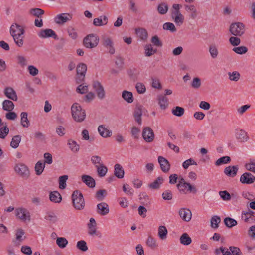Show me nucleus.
<instances>
[{"label":"nucleus","instance_id":"dca6fc26","mask_svg":"<svg viewBox=\"0 0 255 255\" xmlns=\"http://www.w3.org/2000/svg\"><path fill=\"white\" fill-rule=\"evenodd\" d=\"M238 166H229L224 169V174L231 177H234L236 176L238 171Z\"/></svg>","mask_w":255,"mask_h":255},{"label":"nucleus","instance_id":"0eeeda50","mask_svg":"<svg viewBox=\"0 0 255 255\" xmlns=\"http://www.w3.org/2000/svg\"><path fill=\"white\" fill-rule=\"evenodd\" d=\"M37 35L39 37L43 39L52 38L54 39H57L58 37L54 30L51 29H41Z\"/></svg>","mask_w":255,"mask_h":255},{"label":"nucleus","instance_id":"774afa93","mask_svg":"<svg viewBox=\"0 0 255 255\" xmlns=\"http://www.w3.org/2000/svg\"><path fill=\"white\" fill-rule=\"evenodd\" d=\"M123 190L127 195L130 196L132 195L134 192L133 189L128 184L124 185L123 186Z\"/></svg>","mask_w":255,"mask_h":255},{"label":"nucleus","instance_id":"a878e982","mask_svg":"<svg viewBox=\"0 0 255 255\" xmlns=\"http://www.w3.org/2000/svg\"><path fill=\"white\" fill-rule=\"evenodd\" d=\"M108 22V17L105 16H101L98 18H94L93 24L95 26H101L106 25Z\"/></svg>","mask_w":255,"mask_h":255},{"label":"nucleus","instance_id":"c9c22d12","mask_svg":"<svg viewBox=\"0 0 255 255\" xmlns=\"http://www.w3.org/2000/svg\"><path fill=\"white\" fill-rule=\"evenodd\" d=\"M3 109L7 111H12L14 108L13 103L9 100H5L2 103Z\"/></svg>","mask_w":255,"mask_h":255},{"label":"nucleus","instance_id":"4d7b16f0","mask_svg":"<svg viewBox=\"0 0 255 255\" xmlns=\"http://www.w3.org/2000/svg\"><path fill=\"white\" fill-rule=\"evenodd\" d=\"M151 42L154 46L157 47H160L162 46L163 45L162 41L160 40L157 35H154L152 37L151 39Z\"/></svg>","mask_w":255,"mask_h":255},{"label":"nucleus","instance_id":"338daca9","mask_svg":"<svg viewBox=\"0 0 255 255\" xmlns=\"http://www.w3.org/2000/svg\"><path fill=\"white\" fill-rule=\"evenodd\" d=\"M9 133V129L7 126H4L0 128V138L4 139Z\"/></svg>","mask_w":255,"mask_h":255},{"label":"nucleus","instance_id":"20e7f679","mask_svg":"<svg viewBox=\"0 0 255 255\" xmlns=\"http://www.w3.org/2000/svg\"><path fill=\"white\" fill-rule=\"evenodd\" d=\"M16 217L23 222L30 221V214L28 210L24 208L19 207L15 210Z\"/></svg>","mask_w":255,"mask_h":255},{"label":"nucleus","instance_id":"052dcab7","mask_svg":"<svg viewBox=\"0 0 255 255\" xmlns=\"http://www.w3.org/2000/svg\"><path fill=\"white\" fill-rule=\"evenodd\" d=\"M229 41L231 45L234 47L239 45L241 43V39L236 36L231 37Z\"/></svg>","mask_w":255,"mask_h":255},{"label":"nucleus","instance_id":"f3484780","mask_svg":"<svg viewBox=\"0 0 255 255\" xmlns=\"http://www.w3.org/2000/svg\"><path fill=\"white\" fill-rule=\"evenodd\" d=\"M80 105L78 103H74L71 107V113L74 120L80 122Z\"/></svg>","mask_w":255,"mask_h":255},{"label":"nucleus","instance_id":"c85d7f7f","mask_svg":"<svg viewBox=\"0 0 255 255\" xmlns=\"http://www.w3.org/2000/svg\"><path fill=\"white\" fill-rule=\"evenodd\" d=\"M185 10L187 12H189L191 13L190 15V17L192 19H195L197 18L198 16V11L195 7V6L193 5H186L185 6Z\"/></svg>","mask_w":255,"mask_h":255},{"label":"nucleus","instance_id":"603ef678","mask_svg":"<svg viewBox=\"0 0 255 255\" xmlns=\"http://www.w3.org/2000/svg\"><path fill=\"white\" fill-rule=\"evenodd\" d=\"M184 111L185 110L183 108L179 106H176L172 110V114L178 117L182 116L184 114Z\"/></svg>","mask_w":255,"mask_h":255},{"label":"nucleus","instance_id":"e2e57ef3","mask_svg":"<svg viewBox=\"0 0 255 255\" xmlns=\"http://www.w3.org/2000/svg\"><path fill=\"white\" fill-rule=\"evenodd\" d=\"M30 13L32 15L39 18L44 14V11L40 8H33L30 10Z\"/></svg>","mask_w":255,"mask_h":255},{"label":"nucleus","instance_id":"7ed1b4c3","mask_svg":"<svg viewBox=\"0 0 255 255\" xmlns=\"http://www.w3.org/2000/svg\"><path fill=\"white\" fill-rule=\"evenodd\" d=\"M245 25L241 22L231 24L230 31L232 34L236 36H241L245 33Z\"/></svg>","mask_w":255,"mask_h":255},{"label":"nucleus","instance_id":"49530a36","mask_svg":"<svg viewBox=\"0 0 255 255\" xmlns=\"http://www.w3.org/2000/svg\"><path fill=\"white\" fill-rule=\"evenodd\" d=\"M163 29L174 33L177 31L174 24L171 22H166L163 25Z\"/></svg>","mask_w":255,"mask_h":255},{"label":"nucleus","instance_id":"a19ab883","mask_svg":"<svg viewBox=\"0 0 255 255\" xmlns=\"http://www.w3.org/2000/svg\"><path fill=\"white\" fill-rule=\"evenodd\" d=\"M82 139L88 141L90 143H92L94 141V137L92 136H90L89 131L87 129H84L81 132Z\"/></svg>","mask_w":255,"mask_h":255},{"label":"nucleus","instance_id":"2eb2a0df","mask_svg":"<svg viewBox=\"0 0 255 255\" xmlns=\"http://www.w3.org/2000/svg\"><path fill=\"white\" fill-rule=\"evenodd\" d=\"M82 182L89 188H93L95 187L96 182L94 179L90 175H83L81 177Z\"/></svg>","mask_w":255,"mask_h":255},{"label":"nucleus","instance_id":"69168bd1","mask_svg":"<svg viewBox=\"0 0 255 255\" xmlns=\"http://www.w3.org/2000/svg\"><path fill=\"white\" fill-rule=\"evenodd\" d=\"M162 198L165 200H170L173 198L172 193L170 190H166L162 194Z\"/></svg>","mask_w":255,"mask_h":255},{"label":"nucleus","instance_id":"37998d69","mask_svg":"<svg viewBox=\"0 0 255 255\" xmlns=\"http://www.w3.org/2000/svg\"><path fill=\"white\" fill-rule=\"evenodd\" d=\"M232 50L236 54L239 55H243L246 54L248 52V49L247 47L245 46H241L239 47H234Z\"/></svg>","mask_w":255,"mask_h":255},{"label":"nucleus","instance_id":"c03bdc74","mask_svg":"<svg viewBox=\"0 0 255 255\" xmlns=\"http://www.w3.org/2000/svg\"><path fill=\"white\" fill-rule=\"evenodd\" d=\"M209 52L211 57L215 59L217 57L219 52L217 46L215 45H211L209 47Z\"/></svg>","mask_w":255,"mask_h":255},{"label":"nucleus","instance_id":"4c0bfd02","mask_svg":"<svg viewBox=\"0 0 255 255\" xmlns=\"http://www.w3.org/2000/svg\"><path fill=\"white\" fill-rule=\"evenodd\" d=\"M24 231L21 228L18 229L16 230L15 237L16 241H18V245H20V243L24 240L25 237L22 238V237L24 235Z\"/></svg>","mask_w":255,"mask_h":255},{"label":"nucleus","instance_id":"e433bc0d","mask_svg":"<svg viewBox=\"0 0 255 255\" xmlns=\"http://www.w3.org/2000/svg\"><path fill=\"white\" fill-rule=\"evenodd\" d=\"M145 55L149 57L157 52V49H154L151 44H147L144 46Z\"/></svg>","mask_w":255,"mask_h":255},{"label":"nucleus","instance_id":"c756f323","mask_svg":"<svg viewBox=\"0 0 255 255\" xmlns=\"http://www.w3.org/2000/svg\"><path fill=\"white\" fill-rule=\"evenodd\" d=\"M114 175L118 178H123L124 176V171L122 166L119 164L114 166Z\"/></svg>","mask_w":255,"mask_h":255},{"label":"nucleus","instance_id":"aec40b11","mask_svg":"<svg viewBox=\"0 0 255 255\" xmlns=\"http://www.w3.org/2000/svg\"><path fill=\"white\" fill-rule=\"evenodd\" d=\"M73 206L76 209H80V192L78 190H75L73 192L71 196Z\"/></svg>","mask_w":255,"mask_h":255},{"label":"nucleus","instance_id":"bf43d9fd","mask_svg":"<svg viewBox=\"0 0 255 255\" xmlns=\"http://www.w3.org/2000/svg\"><path fill=\"white\" fill-rule=\"evenodd\" d=\"M229 79L231 81H237L239 80L240 77V74L238 72L234 71L233 72H229Z\"/></svg>","mask_w":255,"mask_h":255},{"label":"nucleus","instance_id":"393cba45","mask_svg":"<svg viewBox=\"0 0 255 255\" xmlns=\"http://www.w3.org/2000/svg\"><path fill=\"white\" fill-rule=\"evenodd\" d=\"M49 199L52 202L59 203L62 201V196L58 191H52L49 194Z\"/></svg>","mask_w":255,"mask_h":255},{"label":"nucleus","instance_id":"79ce46f5","mask_svg":"<svg viewBox=\"0 0 255 255\" xmlns=\"http://www.w3.org/2000/svg\"><path fill=\"white\" fill-rule=\"evenodd\" d=\"M21 140V136L20 135L14 136L10 142V146L13 148H16L18 147L19 143Z\"/></svg>","mask_w":255,"mask_h":255},{"label":"nucleus","instance_id":"a18cd8bd","mask_svg":"<svg viewBox=\"0 0 255 255\" xmlns=\"http://www.w3.org/2000/svg\"><path fill=\"white\" fill-rule=\"evenodd\" d=\"M157 10L160 14L164 15L167 12L168 6L165 3H161L158 5Z\"/></svg>","mask_w":255,"mask_h":255},{"label":"nucleus","instance_id":"cd10ccee","mask_svg":"<svg viewBox=\"0 0 255 255\" xmlns=\"http://www.w3.org/2000/svg\"><path fill=\"white\" fill-rule=\"evenodd\" d=\"M135 33L141 40L145 41L147 40L148 38V32L145 28H136L135 29Z\"/></svg>","mask_w":255,"mask_h":255},{"label":"nucleus","instance_id":"3c124183","mask_svg":"<svg viewBox=\"0 0 255 255\" xmlns=\"http://www.w3.org/2000/svg\"><path fill=\"white\" fill-rule=\"evenodd\" d=\"M91 161L95 167L103 164L101 158L97 155L92 156L91 158Z\"/></svg>","mask_w":255,"mask_h":255},{"label":"nucleus","instance_id":"bb28decb","mask_svg":"<svg viewBox=\"0 0 255 255\" xmlns=\"http://www.w3.org/2000/svg\"><path fill=\"white\" fill-rule=\"evenodd\" d=\"M122 97L128 103H132L133 102L134 98L131 92L127 90L123 91L122 93Z\"/></svg>","mask_w":255,"mask_h":255},{"label":"nucleus","instance_id":"09e8293b","mask_svg":"<svg viewBox=\"0 0 255 255\" xmlns=\"http://www.w3.org/2000/svg\"><path fill=\"white\" fill-rule=\"evenodd\" d=\"M67 175H63L59 178V187L61 189H64L66 187V181L68 179Z\"/></svg>","mask_w":255,"mask_h":255},{"label":"nucleus","instance_id":"473e14b6","mask_svg":"<svg viewBox=\"0 0 255 255\" xmlns=\"http://www.w3.org/2000/svg\"><path fill=\"white\" fill-rule=\"evenodd\" d=\"M20 123L23 128H28L30 125L29 121L28 119V114L26 112H22L20 114Z\"/></svg>","mask_w":255,"mask_h":255},{"label":"nucleus","instance_id":"9d476101","mask_svg":"<svg viewBox=\"0 0 255 255\" xmlns=\"http://www.w3.org/2000/svg\"><path fill=\"white\" fill-rule=\"evenodd\" d=\"M101 43L105 47H110V53L113 54L115 53V50L114 47V43L111 38L106 35H104L101 37Z\"/></svg>","mask_w":255,"mask_h":255},{"label":"nucleus","instance_id":"6e6552de","mask_svg":"<svg viewBox=\"0 0 255 255\" xmlns=\"http://www.w3.org/2000/svg\"><path fill=\"white\" fill-rule=\"evenodd\" d=\"M93 88L96 92L97 97L100 99H103L105 97V92L103 86L98 81H94L92 83Z\"/></svg>","mask_w":255,"mask_h":255},{"label":"nucleus","instance_id":"2f4dec72","mask_svg":"<svg viewBox=\"0 0 255 255\" xmlns=\"http://www.w3.org/2000/svg\"><path fill=\"white\" fill-rule=\"evenodd\" d=\"M45 167V162H43V161H38L36 163L34 167L35 174L37 175H40L43 172Z\"/></svg>","mask_w":255,"mask_h":255},{"label":"nucleus","instance_id":"13d9d810","mask_svg":"<svg viewBox=\"0 0 255 255\" xmlns=\"http://www.w3.org/2000/svg\"><path fill=\"white\" fill-rule=\"evenodd\" d=\"M89 227L88 232L91 235H95L100 236V233L97 231L96 224H88Z\"/></svg>","mask_w":255,"mask_h":255},{"label":"nucleus","instance_id":"412c9836","mask_svg":"<svg viewBox=\"0 0 255 255\" xmlns=\"http://www.w3.org/2000/svg\"><path fill=\"white\" fill-rule=\"evenodd\" d=\"M157 100L160 107L162 110H165L168 106V99L163 95H159L157 96Z\"/></svg>","mask_w":255,"mask_h":255},{"label":"nucleus","instance_id":"9b49d317","mask_svg":"<svg viewBox=\"0 0 255 255\" xmlns=\"http://www.w3.org/2000/svg\"><path fill=\"white\" fill-rule=\"evenodd\" d=\"M142 136L146 142H151L154 139V133L150 128L146 127L143 130Z\"/></svg>","mask_w":255,"mask_h":255},{"label":"nucleus","instance_id":"b1692460","mask_svg":"<svg viewBox=\"0 0 255 255\" xmlns=\"http://www.w3.org/2000/svg\"><path fill=\"white\" fill-rule=\"evenodd\" d=\"M97 207V212L102 215H105L108 213L109 210L107 203L102 202L98 204Z\"/></svg>","mask_w":255,"mask_h":255},{"label":"nucleus","instance_id":"864d4df0","mask_svg":"<svg viewBox=\"0 0 255 255\" xmlns=\"http://www.w3.org/2000/svg\"><path fill=\"white\" fill-rule=\"evenodd\" d=\"M68 144L69 148L73 152H77L78 151L79 146L75 141L70 139L68 140Z\"/></svg>","mask_w":255,"mask_h":255},{"label":"nucleus","instance_id":"8fccbe9b","mask_svg":"<svg viewBox=\"0 0 255 255\" xmlns=\"http://www.w3.org/2000/svg\"><path fill=\"white\" fill-rule=\"evenodd\" d=\"M191 87L195 89H198L201 86V80L199 77H195L191 83Z\"/></svg>","mask_w":255,"mask_h":255},{"label":"nucleus","instance_id":"680f3d73","mask_svg":"<svg viewBox=\"0 0 255 255\" xmlns=\"http://www.w3.org/2000/svg\"><path fill=\"white\" fill-rule=\"evenodd\" d=\"M246 169L255 173V161L254 160H250L249 163L245 164Z\"/></svg>","mask_w":255,"mask_h":255},{"label":"nucleus","instance_id":"5701e85b","mask_svg":"<svg viewBox=\"0 0 255 255\" xmlns=\"http://www.w3.org/2000/svg\"><path fill=\"white\" fill-rule=\"evenodd\" d=\"M98 131L100 135L104 137H110L112 135V131L109 130L104 125H100L98 128Z\"/></svg>","mask_w":255,"mask_h":255},{"label":"nucleus","instance_id":"4468645a","mask_svg":"<svg viewBox=\"0 0 255 255\" xmlns=\"http://www.w3.org/2000/svg\"><path fill=\"white\" fill-rule=\"evenodd\" d=\"M158 161L162 171L164 173H167L170 169V164L169 161L162 156H159Z\"/></svg>","mask_w":255,"mask_h":255},{"label":"nucleus","instance_id":"f03ea898","mask_svg":"<svg viewBox=\"0 0 255 255\" xmlns=\"http://www.w3.org/2000/svg\"><path fill=\"white\" fill-rule=\"evenodd\" d=\"M99 38L94 34L88 35L83 40V45L88 48H93L96 47L99 43Z\"/></svg>","mask_w":255,"mask_h":255},{"label":"nucleus","instance_id":"f8f14e48","mask_svg":"<svg viewBox=\"0 0 255 255\" xmlns=\"http://www.w3.org/2000/svg\"><path fill=\"white\" fill-rule=\"evenodd\" d=\"M14 169L18 174L24 177H28L29 173L28 167L23 164L16 165Z\"/></svg>","mask_w":255,"mask_h":255},{"label":"nucleus","instance_id":"ea45409f","mask_svg":"<svg viewBox=\"0 0 255 255\" xmlns=\"http://www.w3.org/2000/svg\"><path fill=\"white\" fill-rule=\"evenodd\" d=\"M98 175L99 177H104L108 171V169L106 166L102 164L101 165H98L96 167Z\"/></svg>","mask_w":255,"mask_h":255},{"label":"nucleus","instance_id":"1a4fd4ad","mask_svg":"<svg viewBox=\"0 0 255 255\" xmlns=\"http://www.w3.org/2000/svg\"><path fill=\"white\" fill-rule=\"evenodd\" d=\"M235 136L236 140L239 142H245L249 139L247 132L241 129L235 130Z\"/></svg>","mask_w":255,"mask_h":255},{"label":"nucleus","instance_id":"423d86ee","mask_svg":"<svg viewBox=\"0 0 255 255\" xmlns=\"http://www.w3.org/2000/svg\"><path fill=\"white\" fill-rule=\"evenodd\" d=\"M87 70V65L84 63H81V94L87 93L88 90V86L84 85Z\"/></svg>","mask_w":255,"mask_h":255},{"label":"nucleus","instance_id":"ddd939ff","mask_svg":"<svg viewBox=\"0 0 255 255\" xmlns=\"http://www.w3.org/2000/svg\"><path fill=\"white\" fill-rule=\"evenodd\" d=\"M240 181L243 184H251L255 182V177L250 172H245L241 176Z\"/></svg>","mask_w":255,"mask_h":255},{"label":"nucleus","instance_id":"de8ad7c7","mask_svg":"<svg viewBox=\"0 0 255 255\" xmlns=\"http://www.w3.org/2000/svg\"><path fill=\"white\" fill-rule=\"evenodd\" d=\"M231 161V158L229 156H223L219 158L215 162L216 166H220L222 164L229 163Z\"/></svg>","mask_w":255,"mask_h":255},{"label":"nucleus","instance_id":"58836bf2","mask_svg":"<svg viewBox=\"0 0 255 255\" xmlns=\"http://www.w3.org/2000/svg\"><path fill=\"white\" fill-rule=\"evenodd\" d=\"M146 245L152 249H155L157 248L158 244L156 240L151 235H149L146 242Z\"/></svg>","mask_w":255,"mask_h":255},{"label":"nucleus","instance_id":"0e129e2a","mask_svg":"<svg viewBox=\"0 0 255 255\" xmlns=\"http://www.w3.org/2000/svg\"><path fill=\"white\" fill-rule=\"evenodd\" d=\"M106 195V191L105 189L98 190L95 195V197L99 200H103Z\"/></svg>","mask_w":255,"mask_h":255},{"label":"nucleus","instance_id":"6e6d98bb","mask_svg":"<svg viewBox=\"0 0 255 255\" xmlns=\"http://www.w3.org/2000/svg\"><path fill=\"white\" fill-rule=\"evenodd\" d=\"M135 88L138 94H142L146 92L145 86L141 82H137L135 85Z\"/></svg>","mask_w":255,"mask_h":255},{"label":"nucleus","instance_id":"7c9ffc66","mask_svg":"<svg viewBox=\"0 0 255 255\" xmlns=\"http://www.w3.org/2000/svg\"><path fill=\"white\" fill-rule=\"evenodd\" d=\"M241 219L243 222L249 223L255 221V216L251 212L242 213Z\"/></svg>","mask_w":255,"mask_h":255},{"label":"nucleus","instance_id":"4be33fe9","mask_svg":"<svg viewBox=\"0 0 255 255\" xmlns=\"http://www.w3.org/2000/svg\"><path fill=\"white\" fill-rule=\"evenodd\" d=\"M164 179L163 177L159 176L153 182L148 185L149 188L153 190H157L160 188L161 184H163Z\"/></svg>","mask_w":255,"mask_h":255},{"label":"nucleus","instance_id":"a211bd4d","mask_svg":"<svg viewBox=\"0 0 255 255\" xmlns=\"http://www.w3.org/2000/svg\"><path fill=\"white\" fill-rule=\"evenodd\" d=\"M5 95L9 99L16 101L17 100V96L15 91L11 87H6L4 90Z\"/></svg>","mask_w":255,"mask_h":255},{"label":"nucleus","instance_id":"39448f33","mask_svg":"<svg viewBox=\"0 0 255 255\" xmlns=\"http://www.w3.org/2000/svg\"><path fill=\"white\" fill-rule=\"evenodd\" d=\"M72 14L68 13H63L57 14L54 18V22L60 25H63L72 19Z\"/></svg>","mask_w":255,"mask_h":255},{"label":"nucleus","instance_id":"5fc2aeb1","mask_svg":"<svg viewBox=\"0 0 255 255\" xmlns=\"http://www.w3.org/2000/svg\"><path fill=\"white\" fill-rule=\"evenodd\" d=\"M56 244L61 248H64L68 244V241L63 237H58L56 240Z\"/></svg>","mask_w":255,"mask_h":255},{"label":"nucleus","instance_id":"f257e3e1","mask_svg":"<svg viewBox=\"0 0 255 255\" xmlns=\"http://www.w3.org/2000/svg\"><path fill=\"white\" fill-rule=\"evenodd\" d=\"M10 33L13 40L18 47H22L23 45V34L24 30L20 25L14 23L10 28Z\"/></svg>","mask_w":255,"mask_h":255},{"label":"nucleus","instance_id":"6ab92c4d","mask_svg":"<svg viewBox=\"0 0 255 255\" xmlns=\"http://www.w3.org/2000/svg\"><path fill=\"white\" fill-rule=\"evenodd\" d=\"M180 217L185 221L189 222L192 217L191 211L187 208H182L179 211Z\"/></svg>","mask_w":255,"mask_h":255},{"label":"nucleus","instance_id":"f704fd0d","mask_svg":"<svg viewBox=\"0 0 255 255\" xmlns=\"http://www.w3.org/2000/svg\"><path fill=\"white\" fill-rule=\"evenodd\" d=\"M180 242L184 245H189L191 243L192 239L187 233H184L181 236Z\"/></svg>","mask_w":255,"mask_h":255},{"label":"nucleus","instance_id":"72a5a7b5","mask_svg":"<svg viewBox=\"0 0 255 255\" xmlns=\"http://www.w3.org/2000/svg\"><path fill=\"white\" fill-rule=\"evenodd\" d=\"M168 231L164 226H160L158 228V235L161 240H165L167 238Z\"/></svg>","mask_w":255,"mask_h":255}]
</instances>
